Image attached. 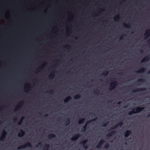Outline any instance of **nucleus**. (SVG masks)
Here are the masks:
<instances>
[{
  "instance_id": "nucleus-1",
  "label": "nucleus",
  "mask_w": 150,
  "mask_h": 150,
  "mask_svg": "<svg viewBox=\"0 0 150 150\" xmlns=\"http://www.w3.org/2000/svg\"><path fill=\"white\" fill-rule=\"evenodd\" d=\"M145 108L144 107H138L136 108H132L131 109V111L129 112L128 113V115H131L133 114L139 113L142 111Z\"/></svg>"
},
{
  "instance_id": "nucleus-2",
  "label": "nucleus",
  "mask_w": 150,
  "mask_h": 150,
  "mask_svg": "<svg viewBox=\"0 0 150 150\" xmlns=\"http://www.w3.org/2000/svg\"><path fill=\"white\" fill-rule=\"evenodd\" d=\"M27 147H32L31 144L29 142H28L18 147V149H24Z\"/></svg>"
},
{
  "instance_id": "nucleus-3",
  "label": "nucleus",
  "mask_w": 150,
  "mask_h": 150,
  "mask_svg": "<svg viewBox=\"0 0 150 150\" xmlns=\"http://www.w3.org/2000/svg\"><path fill=\"white\" fill-rule=\"evenodd\" d=\"M117 83L116 81H115L110 83V86H109V90H111L114 89L116 86Z\"/></svg>"
},
{
  "instance_id": "nucleus-4",
  "label": "nucleus",
  "mask_w": 150,
  "mask_h": 150,
  "mask_svg": "<svg viewBox=\"0 0 150 150\" xmlns=\"http://www.w3.org/2000/svg\"><path fill=\"white\" fill-rule=\"evenodd\" d=\"M105 142V141L103 139H101L98 143V144L96 146V148L97 149H100L102 146V145Z\"/></svg>"
},
{
  "instance_id": "nucleus-5",
  "label": "nucleus",
  "mask_w": 150,
  "mask_h": 150,
  "mask_svg": "<svg viewBox=\"0 0 150 150\" xmlns=\"http://www.w3.org/2000/svg\"><path fill=\"white\" fill-rule=\"evenodd\" d=\"M81 135L79 134H76L72 137L71 139V141H75L81 137Z\"/></svg>"
},
{
  "instance_id": "nucleus-6",
  "label": "nucleus",
  "mask_w": 150,
  "mask_h": 150,
  "mask_svg": "<svg viewBox=\"0 0 150 150\" xmlns=\"http://www.w3.org/2000/svg\"><path fill=\"white\" fill-rule=\"evenodd\" d=\"M122 125V122H119L117 124H116L115 125H114L113 127H112L109 130V131L111 130H113L115 129H116L118 127H121Z\"/></svg>"
},
{
  "instance_id": "nucleus-7",
  "label": "nucleus",
  "mask_w": 150,
  "mask_h": 150,
  "mask_svg": "<svg viewBox=\"0 0 150 150\" xmlns=\"http://www.w3.org/2000/svg\"><path fill=\"white\" fill-rule=\"evenodd\" d=\"M145 88H136L132 90V92L133 93L138 92H140L143 91H144L146 90Z\"/></svg>"
},
{
  "instance_id": "nucleus-8",
  "label": "nucleus",
  "mask_w": 150,
  "mask_h": 150,
  "mask_svg": "<svg viewBox=\"0 0 150 150\" xmlns=\"http://www.w3.org/2000/svg\"><path fill=\"white\" fill-rule=\"evenodd\" d=\"M6 132L5 130H4L0 138V140L1 141H3L6 138Z\"/></svg>"
},
{
  "instance_id": "nucleus-9",
  "label": "nucleus",
  "mask_w": 150,
  "mask_h": 150,
  "mask_svg": "<svg viewBox=\"0 0 150 150\" xmlns=\"http://www.w3.org/2000/svg\"><path fill=\"white\" fill-rule=\"evenodd\" d=\"M116 134V132L115 130H113V131H112L111 132H109L108 133L107 135H106V137H111L112 136L114 135L115 134Z\"/></svg>"
},
{
  "instance_id": "nucleus-10",
  "label": "nucleus",
  "mask_w": 150,
  "mask_h": 150,
  "mask_svg": "<svg viewBox=\"0 0 150 150\" xmlns=\"http://www.w3.org/2000/svg\"><path fill=\"white\" fill-rule=\"evenodd\" d=\"M150 35V29L146 30L145 33L144 34V36H145V39H146Z\"/></svg>"
},
{
  "instance_id": "nucleus-11",
  "label": "nucleus",
  "mask_w": 150,
  "mask_h": 150,
  "mask_svg": "<svg viewBox=\"0 0 150 150\" xmlns=\"http://www.w3.org/2000/svg\"><path fill=\"white\" fill-rule=\"evenodd\" d=\"M132 134V132L130 130H127L125 132L124 134V136L125 137H128L129 135H131Z\"/></svg>"
},
{
  "instance_id": "nucleus-12",
  "label": "nucleus",
  "mask_w": 150,
  "mask_h": 150,
  "mask_svg": "<svg viewBox=\"0 0 150 150\" xmlns=\"http://www.w3.org/2000/svg\"><path fill=\"white\" fill-rule=\"evenodd\" d=\"M24 102L23 101L20 102L16 107V108L14 109V110L16 111L17 110H18L21 105H22L23 104Z\"/></svg>"
},
{
  "instance_id": "nucleus-13",
  "label": "nucleus",
  "mask_w": 150,
  "mask_h": 150,
  "mask_svg": "<svg viewBox=\"0 0 150 150\" xmlns=\"http://www.w3.org/2000/svg\"><path fill=\"white\" fill-rule=\"evenodd\" d=\"M150 59V57L149 55H147L141 61V63H143L144 62H146L149 60Z\"/></svg>"
},
{
  "instance_id": "nucleus-14",
  "label": "nucleus",
  "mask_w": 150,
  "mask_h": 150,
  "mask_svg": "<svg viewBox=\"0 0 150 150\" xmlns=\"http://www.w3.org/2000/svg\"><path fill=\"white\" fill-rule=\"evenodd\" d=\"M25 134V132L22 129H21L18 134V136L19 137H21L23 136Z\"/></svg>"
},
{
  "instance_id": "nucleus-15",
  "label": "nucleus",
  "mask_w": 150,
  "mask_h": 150,
  "mask_svg": "<svg viewBox=\"0 0 150 150\" xmlns=\"http://www.w3.org/2000/svg\"><path fill=\"white\" fill-rule=\"evenodd\" d=\"M146 70V69L142 67L141 69L137 71H136L135 72L137 73H142L144 72Z\"/></svg>"
},
{
  "instance_id": "nucleus-16",
  "label": "nucleus",
  "mask_w": 150,
  "mask_h": 150,
  "mask_svg": "<svg viewBox=\"0 0 150 150\" xmlns=\"http://www.w3.org/2000/svg\"><path fill=\"white\" fill-rule=\"evenodd\" d=\"M70 123V119L69 118H68L65 121L64 125L65 126H68Z\"/></svg>"
},
{
  "instance_id": "nucleus-17",
  "label": "nucleus",
  "mask_w": 150,
  "mask_h": 150,
  "mask_svg": "<svg viewBox=\"0 0 150 150\" xmlns=\"http://www.w3.org/2000/svg\"><path fill=\"white\" fill-rule=\"evenodd\" d=\"M47 137L49 139H52L55 137V135L52 134H50L47 136Z\"/></svg>"
},
{
  "instance_id": "nucleus-18",
  "label": "nucleus",
  "mask_w": 150,
  "mask_h": 150,
  "mask_svg": "<svg viewBox=\"0 0 150 150\" xmlns=\"http://www.w3.org/2000/svg\"><path fill=\"white\" fill-rule=\"evenodd\" d=\"M71 99V98L70 96H68L64 100V103H67Z\"/></svg>"
},
{
  "instance_id": "nucleus-19",
  "label": "nucleus",
  "mask_w": 150,
  "mask_h": 150,
  "mask_svg": "<svg viewBox=\"0 0 150 150\" xmlns=\"http://www.w3.org/2000/svg\"><path fill=\"white\" fill-rule=\"evenodd\" d=\"M85 119L83 118H80L78 121V123L79 125L82 124L84 121Z\"/></svg>"
},
{
  "instance_id": "nucleus-20",
  "label": "nucleus",
  "mask_w": 150,
  "mask_h": 150,
  "mask_svg": "<svg viewBox=\"0 0 150 150\" xmlns=\"http://www.w3.org/2000/svg\"><path fill=\"white\" fill-rule=\"evenodd\" d=\"M87 141V139H83L79 143L83 145L85 144Z\"/></svg>"
},
{
  "instance_id": "nucleus-21",
  "label": "nucleus",
  "mask_w": 150,
  "mask_h": 150,
  "mask_svg": "<svg viewBox=\"0 0 150 150\" xmlns=\"http://www.w3.org/2000/svg\"><path fill=\"white\" fill-rule=\"evenodd\" d=\"M96 119H92V120H89L87 123H86V124L85 125L83 126V127H85V128H86V127H87V124L88 123H89V122H93V121H95L96 120Z\"/></svg>"
},
{
  "instance_id": "nucleus-22",
  "label": "nucleus",
  "mask_w": 150,
  "mask_h": 150,
  "mask_svg": "<svg viewBox=\"0 0 150 150\" xmlns=\"http://www.w3.org/2000/svg\"><path fill=\"white\" fill-rule=\"evenodd\" d=\"M108 73V71L106 70L104 71L103 73H102L101 75L105 76L107 75Z\"/></svg>"
},
{
  "instance_id": "nucleus-23",
  "label": "nucleus",
  "mask_w": 150,
  "mask_h": 150,
  "mask_svg": "<svg viewBox=\"0 0 150 150\" xmlns=\"http://www.w3.org/2000/svg\"><path fill=\"white\" fill-rule=\"evenodd\" d=\"M123 25L124 27H126V28H130L131 27L130 25L129 24L127 25L125 23H124L123 24Z\"/></svg>"
},
{
  "instance_id": "nucleus-24",
  "label": "nucleus",
  "mask_w": 150,
  "mask_h": 150,
  "mask_svg": "<svg viewBox=\"0 0 150 150\" xmlns=\"http://www.w3.org/2000/svg\"><path fill=\"white\" fill-rule=\"evenodd\" d=\"M45 147V148L43 150H48V149L50 147V145L48 144H46Z\"/></svg>"
},
{
  "instance_id": "nucleus-25",
  "label": "nucleus",
  "mask_w": 150,
  "mask_h": 150,
  "mask_svg": "<svg viewBox=\"0 0 150 150\" xmlns=\"http://www.w3.org/2000/svg\"><path fill=\"white\" fill-rule=\"evenodd\" d=\"M120 19V17L119 15H117L114 18V20L116 21H117Z\"/></svg>"
},
{
  "instance_id": "nucleus-26",
  "label": "nucleus",
  "mask_w": 150,
  "mask_h": 150,
  "mask_svg": "<svg viewBox=\"0 0 150 150\" xmlns=\"http://www.w3.org/2000/svg\"><path fill=\"white\" fill-rule=\"evenodd\" d=\"M108 123V122H107V121L104 122H103V123L102 124V126L105 127L107 125Z\"/></svg>"
},
{
  "instance_id": "nucleus-27",
  "label": "nucleus",
  "mask_w": 150,
  "mask_h": 150,
  "mask_svg": "<svg viewBox=\"0 0 150 150\" xmlns=\"http://www.w3.org/2000/svg\"><path fill=\"white\" fill-rule=\"evenodd\" d=\"M81 98V95L80 94H78L77 95H75L74 98L75 99H79Z\"/></svg>"
},
{
  "instance_id": "nucleus-28",
  "label": "nucleus",
  "mask_w": 150,
  "mask_h": 150,
  "mask_svg": "<svg viewBox=\"0 0 150 150\" xmlns=\"http://www.w3.org/2000/svg\"><path fill=\"white\" fill-rule=\"evenodd\" d=\"M110 146V145L109 144L107 143H106L104 146V148L105 149H108Z\"/></svg>"
},
{
  "instance_id": "nucleus-29",
  "label": "nucleus",
  "mask_w": 150,
  "mask_h": 150,
  "mask_svg": "<svg viewBox=\"0 0 150 150\" xmlns=\"http://www.w3.org/2000/svg\"><path fill=\"white\" fill-rule=\"evenodd\" d=\"M24 118V117H22L21 118L20 120V121L18 122V125H21V123L22 122V120Z\"/></svg>"
},
{
  "instance_id": "nucleus-30",
  "label": "nucleus",
  "mask_w": 150,
  "mask_h": 150,
  "mask_svg": "<svg viewBox=\"0 0 150 150\" xmlns=\"http://www.w3.org/2000/svg\"><path fill=\"white\" fill-rule=\"evenodd\" d=\"M138 82H144V80L143 79H140L137 80Z\"/></svg>"
},
{
  "instance_id": "nucleus-31",
  "label": "nucleus",
  "mask_w": 150,
  "mask_h": 150,
  "mask_svg": "<svg viewBox=\"0 0 150 150\" xmlns=\"http://www.w3.org/2000/svg\"><path fill=\"white\" fill-rule=\"evenodd\" d=\"M54 72H52L51 74H50V75H49V76L50 77H53L54 76Z\"/></svg>"
},
{
  "instance_id": "nucleus-32",
  "label": "nucleus",
  "mask_w": 150,
  "mask_h": 150,
  "mask_svg": "<svg viewBox=\"0 0 150 150\" xmlns=\"http://www.w3.org/2000/svg\"><path fill=\"white\" fill-rule=\"evenodd\" d=\"M86 128L83 127L81 129V131L83 132L85 131L86 130Z\"/></svg>"
},
{
  "instance_id": "nucleus-33",
  "label": "nucleus",
  "mask_w": 150,
  "mask_h": 150,
  "mask_svg": "<svg viewBox=\"0 0 150 150\" xmlns=\"http://www.w3.org/2000/svg\"><path fill=\"white\" fill-rule=\"evenodd\" d=\"M83 147L85 148V149H87L88 148V146L86 145L85 144H84V145H82Z\"/></svg>"
},
{
  "instance_id": "nucleus-34",
  "label": "nucleus",
  "mask_w": 150,
  "mask_h": 150,
  "mask_svg": "<svg viewBox=\"0 0 150 150\" xmlns=\"http://www.w3.org/2000/svg\"><path fill=\"white\" fill-rule=\"evenodd\" d=\"M97 93H98H98H99L100 91L97 89H96V90H95V91H94V93H96V92H97Z\"/></svg>"
},
{
  "instance_id": "nucleus-35",
  "label": "nucleus",
  "mask_w": 150,
  "mask_h": 150,
  "mask_svg": "<svg viewBox=\"0 0 150 150\" xmlns=\"http://www.w3.org/2000/svg\"><path fill=\"white\" fill-rule=\"evenodd\" d=\"M49 92L50 94H51L53 92V91L52 90H51Z\"/></svg>"
},
{
  "instance_id": "nucleus-36",
  "label": "nucleus",
  "mask_w": 150,
  "mask_h": 150,
  "mask_svg": "<svg viewBox=\"0 0 150 150\" xmlns=\"http://www.w3.org/2000/svg\"><path fill=\"white\" fill-rule=\"evenodd\" d=\"M123 36H124L122 35V36H121V37H120V39L121 40L122 39Z\"/></svg>"
},
{
  "instance_id": "nucleus-37",
  "label": "nucleus",
  "mask_w": 150,
  "mask_h": 150,
  "mask_svg": "<svg viewBox=\"0 0 150 150\" xmlns=\"http://www.w3.org/2000/svg\"><path fill=\"white\" fill-rule=\"evenodd\" d=\"M143 50H141L140 51V53L141 54H142L143 53Z\"/></svg>"
},
{
  "instance_id": "nucleus-38",
  "label": "nucleus",
  "mask_w": 150,
  "mask_h": 150,
  "mask_svg": "<svg viewBox=\"0 0 150 150\" xmlns=\"http://www.w3.org/2000/svg\"><path fill=\"white\" fill-rule=\"evenodd\" d=\"M38 144L39 145L41 146L42 145V143L41 142H40L38 143Z\"/></svg>"
},
{
  "instance_id": "nucleus-39",
  "label": "nucleus",
  "mask_w": 150,
  "mask_h": 150,
  "mask_svg": "<svg viewBox=\"0 0 150 150\" xmlns=\"http://www.w3.org/2000/svg\"><path fill=\"white\" fill-rule=\"evenodd\" d=\"M127 107V105H125L124 106L123 108H126Z\"/></svg>"
},
{
  "instance_id": "nucleus-40",
  "label": "nucleus",
  "mask_w": 150,
  "mask_h": 150,
  "mask_svg": "<svg viewBox=\"0 0 150 150\" xmlns=\"http://www.w3.org/2000/svg\"><path fill=\"white\" fill-rule=\"evenodd\" d=\"M121 103V102L120 101V102H119L117 103V105H120V103Z\"/></svg>"
},
{
  "instance_id": "nucleus-41",
  "label": "nucleus",
  "mask_w": 150,
  "mask_h": 150,
  "mask_svg": "<svg viewBox=\"0 0 150 150\" xmlns=\"http://www.w3.org/2000/svg\"><path fill=\"white\" fill-rule=\"evenodd\" d=\"M48 116V114H45V117H47Z\"/></svg>"
},
{
  "instance_id": "nucleus-42",
  "label": "nucleus",
  "mask_w": 150,
  "mask_h": 150,
  "mask_svg": "<svg viewBox=\"0 0 150 150\" xmlns=\"http://www.w3.org/2000/svg\"><path fill=\"white\" fill-rule=\"evenodd\" d=\"M149 116H150V114H149V115H148L147 116V118H148V117H149Z\"/></svg>"
},
{
  "instance_id": "nucleus-43",
  "label": "nucleus",
  "mask_w": 150,
  "mask_h": 150,
  "mask_svg": "<svg viewBox=\"0 0 150 150\" xmlns=\"http://www.w3.org/2000/svg\"><path fill=\"white\" fill-rule=\"evenodd\" d=\"M147 74H150V71H148L147 72Z\"/></svg>"
},
{
  "instance_id": "nucleus-44",
  "label": "nucleus",
  "mask_w": 150,
  "mask_h": 150,
  "mask_svg": "<svg viewBox=\"0 0 150 150\" xmlns=\"http://www.w3.org/2000/svg\"><path fill=\"white\" fill-rule=\"evenodd\" d=\"M17 120V119L16 118V119H13V120L14 121H16V120Z\"/></svg>"
},
{
  "instance_id": "nucleus-45",
  "label": "nucleus",
  "mask_w": 150,
  "mask_h": 150,
  "mask_svg": "<svg viewBox=\"0 0 150 150\" xmlns=\"http://www.w3.org/2000/svg\"><path fill=\"white\" fill-rule=\"evenodd\" d=\"M69 47V45H68L67 46L64 47Z\"/></svg>"
},
{
  "instance_id": "nucleus-46",
  "label": "nucleus",
  "mask_w": 150,
  "mask_h": 150,
  "mask_svg": "<svg viewBox=\"0 0 150 150\" xmlns=\"http://www.w3.org/2000/svg\"><path fill=\"white\" fill-rule=\"evenodd\" d=\"M100 81H103V80L102 79H100Z\"/></svg>"
},
{
  "instance_id": "nucleus-47",
  "label": "nucleus",
  "mask_w": 150,
  "mask_h": 150,
  "mask_svg": "<svg viewBox=\"0 0 150 150\" xmlns=\"http://www.w3.org/2000/svg\"><path fill=\"white\" fill-rule=\"evenodd\" d=\"M120 74H121V75H122V74H123V73H120Z\"/></svg>"
},
{
  "instance_id": "nucleus-48",
  "label": "nucleus",
  "mask_w": 150,
  "mask_h": 150,
  "mask_svg": "<svg viewBox=\"0 0 150 150\" xmlns=\"http://www.w3.org/2000/svg\"><path fill=\"white\" fill-rule=\"evenodd\" d=\"M36 146L38 147V145H36Z\"/></svg>"
},
{
  "instance_id": "nucleus-49",
  "label": "nucleus",
  "mask_w": 150,
  "mask_h": 150,
  "mask_svg": "<svg viewBox=\"0 0 150 150\" xmlns=\"http://www.w3.org/2000/svg\"><path fill=\"white\" fill-rule=\"evenodd\" d=\"M132 33H133V32H132Z\"/></svg>"
},
{
  "instance_id": "nucleus-50",
  "label": "nucleus",
  "mask_w": 150,
  "mask_h": 150,
  "mask_svg": "<svg viewBox=\"0 0 150 150\" xmlns=\"http://www.w3.org/2000/svg\"><path fill=\"white\" fill-rule=\"evenodd\" d=\"M93 115H95V114H93Z\"/></svg>"
},
{
  "instance_id": "nucleus-51",
  "label": "nucleus",
  "mask_w": 150,
  "mask_h": 150,
  "mask_svg": "<svg viewBox=\"0 0 150 150\" xmlns=\"http://www.w3.org/2000/svg\"><path fill=\"white\" fill-rule=\"evenodd\" d=\"M75 39H77V38H75Z\"/></svg>"
}]
</instances>
